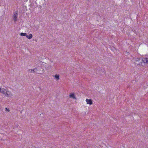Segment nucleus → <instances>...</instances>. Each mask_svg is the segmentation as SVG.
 Masks as SVG:
<instances>
[{
	"label": "nucleus",
	"instance_id": "obj_1",
	"mask_svg": "<svg viewBox=\"0 0 148 148\" xmlns=\"http://www.w3.org/2000/svg\"><path fill=\"white\" fill-rule=\"evenodd\" d=\"M140 59L139 58H136L135 59H132V61L133 62H134L135 64H136L137 65H141L142 64V62H138L140 61Z\"/></svg>",
	"mask_w": 148,
	"mask_h": 148
},
{
	"label": "nucleus",
	"instance_id": "obj_2",
	"mask_svg": "<svg viewBox=\"0 0 148 148\" xmlns=\"http://www.w3.org/2000/svg\"><path fill=\"white\" fill-rule=\"evenodd\" d=\"M12 18L14 20V22H16L18 18V12L16 11V14L14 13V15L12 16Z\"/></svg>",
	"mask_w": 148,
	"mask_h": 148
},
{
	"label": "nucleus",
	"instance_id": "obj_3",
	"mask_svg": "<svg viewBox=\"0 0 148 148\" xmlns=\"http://www.w3.org/2000/svg\"><path fill=\"white\" fill-rule=\"evenodd\" d=\"M5 95L7 97H11L12 95L11 92L8 90L6 91Z\"/></svg>",
	"mask_w": 148,
	"mask_h": 148
},
{
	"label": "nucleus",
	"instance_id": "obj_4",
	"mask_svg": "<svg viewBox=\"0 0 148 148\" xmlns=\"http://www.w3.org/2000/svg\"><path fill=\"white\" fill-rule=\"evenodd\" d=\"M142 62L144 63H148V58H145L142 59Z\"/></svg>",
	"mask_w": 148,
	"mask_h": 148
},
{
	"label": "nucleus",
	"instance_id": "obj_5",
	"mask_svg": "<svg viewBox=\"0 0 148 148\" xmlns=\"http://www.w3.org/2000/svg\"><path fill=\"white\" fill-rule=\"evenodd\" d=\"M86 101L87 104H89L91 105L92 103V101L91 99H86Z\"/></svg>",
	"mask_w": 148,
	"mask_h": 148
},
{
	"label": "nucleus",
	"instance_id": "obj_6",
	"mask_svg": "<svg viewBox=\"0 0 148 148\" xmlns=\"http://www.w3.org/2000/svg\"><path fill=\"white\" fill-rule=\"evenodd\" d=\"M6 90L4 88H1L0 89V92L5 95Z\"/></svg>",
	"mask_w": 148,
	"mask_h": 148
},
{
	"label": "nucleus",
	"instance_id": "obj_7",
	"mask_svg": "<svg viewBox=\"0 0 148 148\" xmlns=\"http://www.w3.org/2000/svg\"><path fill=\"white\" fill-rule=\"evenodd\" d=\"M69 97L70 98H72L73 99H76V98L75 96L74 95V94L73 93H72L71 94H70L69 95Z\"/></svg>",
	"mask_w": 148,
	"mask_h": 148
},
{
	"label": "nucleus",
	"instance_id": "obj_8",
	"mask_svg": "<svg viewBox=\"0 0 148 148\" xmlns=\"http://www.w3.org/2000/svg\"><path fill=\"white\" fill-rule=\"evenodd\" d=\"M26 36L27 38L29 39L31 38L32 37V34H30L29 35H28L27 34Z\"/></svg>",
	"mask_w": 148,
	"mask_h": 148
},
{
	"label": "nucleus",
	"instance_id": "obj_9",
	"mask_svg": "<svg viewBox=\"0 0 148 148\" xmlns=\"http://www.w3.org/2000/svg\"><path fill=\"white\" fill-rule=\"evenodd\" d=\"M55 77L57 80H58L59 79V75H56L54 76Z\"/></svg>",
	"mask_w": 148,
	"mask_h": 148
},
{
	"label": "nucleus",
	"instance_id": "obj_10",
	"mask_svg": "<svg viewBox=\"0 0 148 148\" xmlns=\"http://www.w3.org/2000/svg\"><path fill=\"white\" fill-rule=\"evenodd\" d=\"M20 35L21 36H26L27 35V34L26 33H21L20 34Z\"/></svg>",
	"mask_w": 148,
	"mask_h": 148
},
{
	"label": "nucleus",
	"instance_id": "obj_11",
	"mask_svg": "<svg viewBox=\"0 0 148 148\" xmlns=\"http://www.w3.org/2000/svg\"><path fill=\"white\" fill-rule=\"evenodd\" d=\"M37 70V69H32L31 70H29V71L31 70L32 72L34 73L35 72L36 70Z\"/></svg>",
	"mask_w": 148,
	"mask_h": 148
},
{
	"label": "nucleus",
	"instance_id": "obj_12",
	"mask_svg": "<svg viewBox=\"0 0 148 148\" xmlns=\"http://www.w3.org/2000/svg\"><path fill=\"white\" fill-rule=\"evenodd\" d=\"M5 110L6 111H8V112H10V110L8 109V108H5Z\"/></svg>",
	"mask_w": 148,
	"mask_h": 148
},
{
	"label": "nucleus",
	"instance_id": "obj_13",
	"mask_svg": "<svg viewBox=\"0 0 148 148\" xmlns=\"http://www.w3.org/2000/svg\"><path fill=\"white\" fill-rule=\"evenodd\" d=\"M1 88L0 87V89Z\"/></svg>",
	"mask_w": 148,
	"mask_h": 148
}]
</instances>
